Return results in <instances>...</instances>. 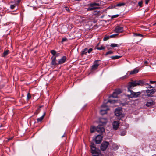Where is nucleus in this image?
<instances>
[{
  "mask_svg": "<svg viewBox=\"0 0 156 156\" xmlns=\"http://www.w3.org/2000/svg\"><path fill=\"white\" fill-rule=\"evenodd\" d=\"M144 84V81L142 80L134 81L129 82L127 86L128 91L130 92V94L126 95V96L129 98L138 97L141 94V92H135L130 90V89L136 86L142 85Z\"/></svg>",
  "mask_w": 156,
  "mask_h": 156,
  "instance_id": "nucleus-1",
  "label": "nucleus"
},
{
  "mask_svg": "<svg viewBox=\"0 0 156 156\" xmlns=\"http://www.w3.org/2000/svg\"><path fill=\"white\" fill-rule=\"evenodd\" d=\"M90 148L91 150V153L93 154V156H99L100 154V151L97 150L94 144L91 143Z\"/></svg>",
  "mask_w": 156,
  "mask_h": 156,
  "instance_id": "nucleus-2",
  "label": "nucleus"
},
{
  "mask_svg": "<svg viewBox=\"0 0 156 156\" xmlns=\"http://www.w3.org/2000/svg\"><path fill=\"white\" fill-rule=\"evenodd\" d=\"M108 110V107L106 105V104H104L101 106L100 113L101 115H103L107 113V111Z\"/></svg>",
  "mask_w": 156,
  "mask_h": 156,
  "instance_id": "nucleus-3",
  "label": "nucleus"
},
{
  "mask_svg": "<svg viewBox=\"0 0 156 156\" xmlns=\"http://www.w3.org/2000/svg\"><path fill=\"white\" fill-rule=\"evenodd\" d=\"M99 3H95L90 4V8L87 10H94L98 9L99 8Z\"/></svg>",
  "mask_w": 156,
  "mask_h": 156,
  "instance_id": "nucleus-4",
  "label": "nucleus"
},
{
  "mask_svg": "<svg viewBox=\"0 0 156 156\" xmlns=\"http://www.w3.org/2000/svg\"><path fill=\"white\" fill-rule=\"evenodd\" d=\"M123 27H122L118 25L115 28L114 32L117 33H121L123 31Z\"/></svg>",
  "mask_w": 156,
  "mask_h": 156,
  "instance_id": "nucleus-5",
  "label": "nucleus"
},
{
  "mask_svg": "<svg viewBox=\"0 0 156 156\" xmlns=\"http://www.w3.org/2000/svg\"><path fill=\"white\" fill-rule=\"evenodd\" d=\"M109 144V142L107 141H105L103 142L101 146V150L103 151L106 150Z\"/></svg>",
  "mask_w": 156,
  "mask_h": 156,
  "instance_id": "nucleus-6",
  "label": "nucleus"
},
{
  "mask_svg": "<svg viewBox=\"0 0 156 156\" xmlns=\"http://www.w3.org/2000/svg\"><path fill=\"white\" fill-rule=\"evenodd\" d=\"M156 92V90L152 88L149 90H146V92L147 95L148 96H152L155 92Z\"/></svg>",
  "mask_w": 156,
  "mask_h": 156,
  "instance_id": "nucleus-7",
  "label": "nucleus"
},
{
  "mask_svg": "<svg viewBox=\"0 0 156 156\" xmlns=\"http://www.w3.org/2000/svg\"><path fill=\"white\" fill-rule=\"evenodd\" d=\"M99 61L98 60H96L94 61L93 65L92 66V70H94L98 69L99 66V64L98 63Z\"/></svg>",
  "mask_w": 156,
  "mask_h": 156,
  "instance_id": "nucleus-8",
  "label": "nucleus"
},
{
  "mask_svg": "<svg viewBox=\"0 0 156 156\" xmlns=\"http://www.w3.org/2000/svg\"><path fill=\"white\" fill-rule=\"evenodd\" d=\"M92 50L93 49L92 48H90L89 49H88L87 48H85L82 51L81 54L82 55H83L86 54L87 53H90L92 51Z\"/></svg>",
  "mask_w": 156,
  "mask_h": 156,
  "instance_id": "nucleus-9",
  "label": "nucleus"
},
{
  "mask_svg": "<svg viewBox=\"0 0 156 156\" xmlns=\"http://www.w3.org/2000/svg\"><path fill=\"white\" fill-rule=\"evenodd\" d=\"M96 131L99 133H101L104 132L105 129L103 127L99 126L96 128Z\"/></svg>",
  "mask_w": 156,
  "mask_h": 156,
  "instance_id": "nucleus-10",
  "label": "nucleus"
},
{
  "mask_svg": "<svg viewBox=\"0 0 156 156\" xmlns=\"http://www.w3.org/2000/svg\"><path fill=\"white\" fill-rule=\"evenodd\" d=\"M102 136L99 135H97L96 137L95 142L96 144H100L102 140Z\"/></svg>",
  "mask_w": 156,
  "mask_h": 156,
  "instance_id": "nucleus-11",
  "label": "nucleus"
},
{
  "mask_svg": "<svg viewBox=\"0 0 156 156\" xmlns=\"http://www.w3.org/2000/svg\"><path fill=\"white\" fill-rule=\"evenodd\" d=\"M119 123L118 121H114L112 123L113 128L114 130H116L119 126Z\"/></svg>",
  "mask_w": 156,
  "mask_h": 156,
  "instance_id": "nucleus-12",
  "label": "nucleus"
},
{
  "mask_svg": "<svg viewBox=\"0 0 156 156\" xmlns=\"http://www.w3.org/2000/svg\"><path fill=\"white\" fill-rule=\"evenodd\" d=\"M122 114V110L119 108H117L115 111V115L117 116H120Z\"/></svg>",
  "mask_w": 156,
  "mask_h": 156,
  "instance_id": "nucleus-13",
  "label": "nucleus"
},
{
  "mask_svg": "<svg viewBox=\"0 0 156 156\" xmlns=\"http://www.w3.org/2000/svg\"><path fill=\"white\" fill-rule=\"evenodd\" d=\"M66 59V56H63L58 61V64H61L64 63Z\"/></svg>",
  "mask_w": 156,
  "mask_h": 156,
  "instance_id": "nucleus-14",
  "label": "nucleus"
},
{
  "mask_svg": "<svg viewBox=\"0 0 156 156\" xmlns=\"http://www.w3.org/2000/svg\"><path fill=\"white\" fill-rule=\"evenodd\" d=\"M155 105V102L152 100H151L150 101L147 102L146 104V106L147 107Z\"/></svg>",
  "mask_w": 156,
  "mask_h": 156,
  "instance_id": "nucleus-15",
  "label": "nucleus"
},
{
  "mask_svg": "<svg viewBox=\"0 0 156 156\" xmlns=\"http://www.w3.org/2000/svg\"><path fill=\"white\" fill-rule=\"evenodd\" d=\"M51 58L52 59L51 62L52 65L55 66L58 65V63H56V57H52Z\"/></svg>",
  "mask_w": 156,
  "mask_h": 156,
  "instance_id": "nucleus-16",
  "label": "nucleus"
},
{
  "mask_svg": "<svg viewBox=\"0 0 156 156\" xmlns=\"http://www.w3.org/2000/svg\"><path fill=\"white\" fill-rule=\"evenodd\" d=\"M45 113H44V115L41 117L37 119V122H41L42 121L45 115Z\"/></svg>",
  "mask_w": 156,
  "mask_h": 156,
  "instance_id": "nucleus-17",
  "label": "nucleus"
},
{
  "mask_svg": "<svg viewBox=\"0 0 156 156\" xmlns=\"http://www.w3.org/2000/svg\"><path fill=\"white\" fill-rule=\"evenodd\" d=\"M139 71L138 69L136 68H135L133 70L131 71L130 73V75L133 74L137 73Z\"/></svg>",
  "mask_w": 156,
  "mask_h": 156,
  "instance_id": "nucleus-18",
  "label": "nucleus"
},
{
  "mask_svg": "<svg viewBox=\"0 0 156 156\" xmlns=\"http://www.w3.org/2000/svg\"><path fill=\"white\" fill-rule=\"evenodd\" d=\"M122 56H121L116 55L111 56V58L112 59H116L120 58Z\"/></svg>",
  "mask_w": 156,
  "mask_h": 156,
  "instance_id": "nucleus-19",
  "label": "nucleus"
},
{
  "mask_svg": "<svg viewBox=\"0 0 156 156\" xmlns=\"http://www.w3.org/2000/svg\"><path fill=\"white\" fill-rule=\"evenodd\" d=\"M100 122L103 124H105L107 122V119H101L100 120Z\"/></svg>",
  "mask_w": 156,
  "mask_h": 156,
  "instance_id": "nucleus-20",
  "label": "nucleus"
},
{
  "mask_svg": "<svg viewBox=\"0 0 156 156\" xmlns=\"http://www.w3.org/2000/svg\"><path fill=\"white\" fill-rule=\"evenodd\" d=\"M114 91L118 95L121 93L122 92L121 90L120 89H116Z\"/></svg>",
  "mask_w": 156,
  "mask_h": 156,
  "instance_id": "nucleus-21",
  "label": "nucleus"
},
{
  "mask_svg": "<svg viewBox=\"0 0 156 156\" xmlns=\"http://www.w3.org/2000/svg\"><path fill=\"white\" fill-rule=\"evenodd\" d=\"M93 14L95 15L98 16L101 15V12L100 11L95 10L94 11Z\"/></svg>",
  "mask_w": 156,
  "mask_h": 156,
  "instance_id": "nucleus-22",
  "label": "nucleus"
},
{
  "mask_svg": "<svg viewBox=\"0 0 156 156\" xmlns=\"http://www.w3.org/2000/svg\"><path fill=\"white\" fill-rule=\"evenodd\" d=\"M143 1L141 0L139 1L138 3V6L140 7H142L143 6Z\"/></svg>",
  "mask_w": 156,
  "mask_h": 156,
  "instance_id": "nucleus-23",
  "label": "nucleus"
},
{
  "mask_svg": "<svg viewBox=\"0 0 156 156\" xmlns=\"http://www.w3.org/2000/svg\"><path fill=\"white\" fill-rule=\"evenodd\" d=\"M9 50H6L3 53V54L2 56H6L9 54Z\"/></svg>",
  "mask_w": 156,
  "mask_h": 156,
  "instance_id": "nucleus-24",
  "label": "nucleus"
},
{
  "mask_svg": "<svg viewBox=\"0 0 156 156\" xmlns=\"http://www.w3.org/2000/svg\"><path fill=\"white\" fill-rule=\"evenodd\" d=\"M125 5V3H120L118 4H117L116 5H114V7H115L116 6H124Z\"/></svg>",
  "mask_w": 156,
  "mask_h": 156,
  "instance_id": "nucleus-25",
  "label": "nucleus"
},
{
  "mask_svg": "<svg viewBox=\"0 0 156 156\" xmlns=\"http://www.w3.org/2000/svg\"><path fill=\"white\" fill-rule=\"evenodd\" d=\"M124 15V14H122L121 13H120V14L119 15H114L112 16H111V18L113 19L114 18L117 17L119 15L123 16Z\"/></svg>",
  "mask_w": 156,
  "mask_h": 156,
  "instance_id": "nucleus-26",
  "label": "nucleus"
},
{
  "mask_svg": "<svg viewBox=\"0 0 156 156\" xmlns=\"http://www.w3.org/2000/svg\"><path fill=\"white\" fill-rule=\"evenodd\" d=\"M78 23H81L83 22V20H82V17L80 16H78Z\"/></svg>",
  "mask_w": 156,
  "mask_h": 156,
  "instance_id": "nucleus-27",
  "label": "nucleus"
},
{
  "mask_svg": "<svg viewBox=\"0 0 156 156\" xmlns=\"http://www.w3.org/2000/svg\"><path fill=\"white\" fill-rule=\"evenodd\" d=\"M133 36H139L141 37H143V35H142L140 34L136 33H133Z\"/></svg>",
  "mask_w": 156,
  "mask_h": 156,
  "instance_id": "nucleus-28",
  "label": "nucleus"
},
{
  "mask_svg": "<svg viewBox=\"0 0 156 156\" xmlns=\"http://www.w3.org/2000/svg\"><path fill=\"white\" fill-rule=\"evenodd\" d=\"M110 46L112 48H114L115 47H119V45H118L116 44L112 43L111 44Z\"/></svg>",
  "mask_w": 156,
  "mask_h": 156,
  "instance_id": "nucleus-29",
  "label": "nucleus"
},
{
  "mask_svg": "<svg viewBox=\"0 0 156 156\" xmlns=\"http://www.w3.org/2000/svg\"><path fill=\"white\" fill-rule=\"evenodd\" d=\"M96 128L94 126H92L91 127L90 131L91 133H93L96 130Z\"/></svg>",
  "mask_w": 156,
  "mask_h": 156,
  "instance_id": "nucleus-30",
  "label": "nucleus"
},
{
  "mask_svg": "<svg viewBox=\"0 0 156 156\" xmlns=\"http://www.w3.org/2000/svg\"><path fill=\"white\" fill-rule=\"evenodd\" d=\"M118 94H117L115 92V91H114L112 94L111 96V97L114 98H116L117 97V95Z\"/></svg>",
  "mask_w": 156,
  "mask_h": 156,
  "instance_id": "nucleus-31",
  "label": "nucleus"
},
{
  "mask_svg": "<svg viewBox=\"0 0 156 156\" xmlns=\"http://www.w3.org/2000/svg\"><path fill=\"white\" fill-rule=\"evenodd\" d=\"M110 37V36L105 35L104 39L103 40L104 41H106Z\"/></svg>",
  "mask_w": 156,
  "mask_h": 156,
  "instance_id": "nucleus-32",
  "label": "nucleus"
},
{
  "mask_svg": "<svg viewBox=\"0 0 156 156\" xmlns=\"http://www.w3.org/2000/svg\"><path fill=\"white\" fill-rule=\"evenodd\" d=\"M51 53L54 56L55 55L56 52L55 50H53L51 51Z\"/></svg>",
  "mask_w": 156,
  "mask_h": 156,
  "instance_id": "nucleus-33",
  "label": "nucleus"
},
{
  "mask_svg": "<svg viewBox=\"0 0 156 156\" xmlns=\"http://www.w3.org/2000/svg\"><path fill=\"white\" fill-rule=\"evenodd\" d=\"M126 131L125 130H123L121 132V135L122 136H124L126 135Z\"/></svg>",
  "mask_w": 156,
  "mask_h": 156,
  "instance_id": "nucleus-34",
  "label": "nucleus"
},
{
  "mask_svg": "<svg viewBox=\"0 0 156 156\" xmlns=\"http://www.w3.org/2000/svg\"><path fill=\"white\" fill-rule=\"evenodd\" d=\"M113 51H108L107 52H106V53L105 54V55H109V54H112L113 53Z\"/></svg>",
  "mask_w": 156,
  "mask_h": 156,
  "instance_id": "nucleus-35",
  "label": "nucleus"
},
{
  "mask_svg": "<svg viewBox=\"0 0 156 156\" xmlns=\"http://www.w3.org/2000/svg\"><path fill=\"white\" fill-rule=\"evenodd\" d=\"M20 2V0H15V4L16 5L19 4Z\"/></svg>",
  "mask_w": 156,
  "mask_h": 156,
  "instance_id": "nucleus-36",
  "label": "nucleus"
},
{
  "mask_svg": "<svg viewBox=\"0 0 156 156\" xmlns=\"http://www.w3.org/2000/svg\"><path fill=\"white\" fill-rule=\"evenodd\" d=\"M118 35V34H113L112 35L110 36V38H113V37H116V36H117Z\"/></svg>",
  "mask_w": 156,
  "mask_h": 156,
  "instance_id": "nucleus-37",
  "label": "nucleus"
},
{
  "mask_svg": "<svg viewBox=\"0 0 156 156\" xmlns=\"http://www.w3.org/2000/svg\"><path fill=\"white\" fill-rule=\"evenodd\" d=\"M105 48L103 46H101V47H98V48H97V49L99 50H103V49H105Z\"/></svg>",
  "mask_w": 156,
  "mask_h": 156,
  "instance_id": "nucleus-38",
  "label": "nucleus"
},
{
  "mask_svg": "<svg viewBox=\"0 0 156 156\" xmlns=\"http://www.w3.org/2000/svg\"><path fill=\"white\" fill-rule=\"evenodd\" d=\"M115 7H114V6H113L112 5H111L109 6L107 8V9H115Z\"/></svg>",
  "mask_w": 156,
  "mask_h": 156,
  "instance_id": "nucleus-39",
  "label": "nucleus"
},
{
  "mask_svg": "<svg viewBox=\"0 0 156 156\" xmlns=\"http://www.w3.org/2000/svg\"><path fill=\"white\" fill-rule=\"evenodd\" d=\"M147 90H149L151 89L152 88V87L150 85H148L146 87Z\"/></svg>",
  "mask_w": 156,
  "mask_h": 156,
  "instance_id": "nucleus-40",
  "label": "nucleus"
},
{
  "mask_svg": "<svg viewBox=\"0 0 156 156\" xmlns=\"http://www.w3.org/2000/svg\"><path fill=\"white\" fill-rule=\"evenodd\" d=\"M40 111V108H39L37 109L36 111V112H35V114L36 115L37 114L39 113Z\"/></svg>",
  "mask_w": 156,
  "mask_h": 156,
  "instance_id": "nucleus-41",
  "label": "nucleus"
},
{
  "mask_svg": "<svg viewBox=\"0 0 156 156\" xmlns=\"http://www.w3.org/2000/svg\"><path fill=\"white\" fill-rule=\"evenodd\" d=\"M16 5L15 4L14 5H10V8L11 9H14Z\"/></svg>",
  "mask_w": 156,
  "mask_h": 156,
  "instance_id": "nucleus-42",
  "label": "nucleus"
},
{
  "mask_svg": "<svg viewBox=\"0 0 156 156\" xmlns=\"http://www.w3.org/2000/svg\"><path fill=\"white\" fill-rule=\"evenodd\" d=\"M115 101L114 100H109L107 102H108L110 103H114Z\"/></svg>",
  "mask_w": 156,
  "mask_h": 156,
  "instance_id": "nucleus-43",
  "label": "nucleus"
},
{
  "mask_svg": "<svg viewBox=\"0 0 156 156\" xmlns=\"http://www.w3.org/2000/svg\"><path fill=\"white\" fill-rule=\"evenodd\" d=\"M31 98V95L29 93H28L27 94V99H29Z\"/></svg>",
  "mask_w": 156,
  "mask_h": 156,
  "instance_id": "nucleus-44",
  "label": "nucleus"
},
{
  "mask_svg": "<svg viewBox=\"0 0 156 156\" xmlns=\"http://www.w3.org/2000/svg\"><path fill=\"white\" fill-rule=\"evenodd\" d=\"M151 0H145V3L146 5L148 4L149 2Z\"/></svg>",
  "mask_w": 156,
  "mask_h": 156,
  "instance_id": "nucleus-45",
  "label": "nucleus"
},
{
  "mask_svg": "<svg viewBox=\"0 0 156 156\" xmlns=\"http://www.w3.org/2000/svg\"><path fill=\"white\" fill-rule=\"evenodd\" d=\"M67 39L66 38H63L62 40V42H64L66 41Z\"/></svg>",
  "mask_w": 156,
  "mask_h": 156,
  "instance_id": "nucleus-46",
  "label": "nucleus"
},
{
  "mask_svg": "<svg viewBox=\"0 0 156 156\" xmlns=\"http://www.w3.org/2000/svg\"><path fill=\"white\" fill-rule=\"evenodd\" d=\"M155 82H156L155 81H150V83H151V84L154 83H155Z\"/></svg>",
  "mask_w": 156,
  "mask_h": 156,
  "instance_id": "nucleus-47",
  "label": "nucleus"
},
{
  "mask_svg": "<svg viewBox=\"0 0 156 156\" xmlns=\"http://www.w3.org/2000/svg\"><path fill=\"white\" fill-rule=\"evenodd\" d=\"M59 53H56L55 57H57L59 56Z\"/></svg>",
  "mask_w": 156,
  "mask_h": 156,
  "instance_id": "nucleus-48",
  "label": "nucleus"
},
{
  "mask_svg": "<svg viewBox=\"0 0 156 156\" xmlns=\"http://www.w3.org/2000/svg\"><path fill=\"white\" fill-rule=\"evenodd\" d=\"M64 8H65V10H69V8H68V7H64Z\"/></svg>",
  "mask_w": 156,
  "mask_h": 156,
  "instance_id": "nucleus-49",
  "label": "nucleus"
},
{
  "mask_svg": "<svg viewBox=\"0 0 156 156\" xmlns=\"http://www.w3.org/2000/svg\"><path fill=\"white\" fill-rule=\"evenodd\" d=\"M82 20H83V22L85 21V19L84 17H82Z\"/></svg>",
  "mask_w": 156,
  "mask_h": 156,
  "instance_id": "nucleus-50",
  "label": "nucleus"
},
{
  "mask_svg": "<svg viewBox=\"0 0 156 156\" xmlns=\"http://www.w3.org/2000/svg\"><path fill=\"white\" fill-rule=\"evenodd\" d=\"M4 15V13L2 12V14H1V12H0V15L1 16H2Z\"/></svg>",
  "mask_w": 156,
  "mask_h": 156,
  "instance_id": "nucleus-51",
  "label": "nucleus"
},
{
  "mask_svg": "<svg viewBox=\"0 0 156 156\" xmlns=\"http://www.w3.org/2000/svg\"><path fill=\"white\" fill-rule=\"evenodd\" d=\"M12 139V137H11V138H9L8 139L9 140H11Z\"/></svg>",
  "mask_w": 156,
  "mask_h": 156,
  "instance_id": "nucleus-52",
  "label": "nucleus"
},
{
  "mask_svg": "<svg viewBox=\"0 0 156 156\" xmlns=\"http://www.w3.org/2000/svg\"><path fill=\"white\" fill-rule=\"evenodd\" d=\"M144 63L145 64H147V61H145L144 62Z\"/></svg>",
  "mask_w": 156,
  "mask_h": 156,
  "instance_id": "nucleus-53",
  "label": "nucleus"
},
{
  "mask_svg": "<svg viewBox=\"0 0 156 156\" xmlns=\"http://www.w3.org/2000/svg\"><path fill=\"white\" fill-rule=\"evenodd\" d=\"M116 148L117 149H118L119 148V147L118 145H117L116 147Z\"/></svg>",
  "mask_w": 156,
  "mask_h": 156,
  "instance_id": "nucleus-54",
  "label": "nucleus"
},
{
  "mask_svg": "<svg viewBox=\"0 0 156 156\" xmlns=\"http://www.w3.org/2000/svg\"><path fill=\"white\" fill-rule=\"evenodd\" d=\"M156 25V22L155 23H154V24L153 25Z\"/></svg>",
  "mask_w": 156,
  "mask_h": 156,
  "instance_id": "nucleus-55",
  "label": "nucleus"
}]
</instances>
